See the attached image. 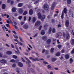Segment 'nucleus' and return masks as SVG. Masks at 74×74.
Here are the masks:
<instances>
[{"mask_svg":"<svg viewBox=\"0 0 74 74\" xmlns=\"http://www.w3.org/2000/svg\"><path fill=\"white\" fill-rule=\"evenodd\" d=\"M38 18L41 19V20L42 21H44V19H45V15H43L41 16V15L40 13H39L38 14Z\"/></svg>","mask_w":74,"mask_h":74,"instance_id":"1","label":"nucleus"},{"mask_svg":"<svg viewBox=\"0 0 74 74\" xmlns=\"http://www.w3.org/2000/svg\"><path fill=\"white\" fill-rule=\"evenodd\" d=\"M64 14L67 13V9H66V8H65L64 9V10H63V11L62 13V15L61 16V18H62V19H63V18H64Z\"/></svg>","mask_w":74,"mask_h":74,"instance_id":"2","label":"nucleus"},{"mask_svg":"<svg viewBox=\"0 0 74 74\" xmlns=\"http://www.w3.org/2000/svg\"><path fill=\"white\" fill-rule=\"evenodd\" d=\"M63 36L64 37H66V39L67 40H69L70 38V36L69 34H66V35L64 33L63 34Z\"/></svg>","mask_w":74,"mask_h":74,"instance_id":"3","label":"nucleus"},{"mask_svg":"<svg viewBox=\"0 0 74 74\" xmlns=\"http://www.w3.org/2000/svg\"><path fill=\"white\" fill-rule=\"evenodd\" d=\"M44 8L46 10H49V6L47 4H46L44 5Z\"/></svg>","mask_w":74,"mask_h":74,"instance_id":"4","label":"nucleus"},{"mask_svg":"<svg viewBox=\"0 0 74 74\" xmlns=\"http://www.w3.org/2000/svg\"><path fill=\"white\" fill-rule=\"evenodd\" d=\"M56 4V3L55 2L53 3L51 8V10H54V8H55V5Z\"/></svg>","mask_w":74,"mask_h":74,"instance_id":"5","label":"nucleus"},{"mask_svg":"<svg viewBox=\"0 0 74 74\" xmlns=\"http://www.w3.org/2000/svg\"><path fill=\"white\" fill-rule=\"evenodd\" d=\"M40 21H37L35 23V25L36 26H37L38 27L40 26Z\"/></svg>","mask_w":74,"mask_h":74,"instance_id":"6","label":"nucleus"},{"mask_svg":"<svg viewBox=\"0 0 74 74\" xmlns=\"http://www.w3.org/2000/svg\"><path fill=\"white\" fill-rule=\"evenodd\" d=\"M23 12V10L22 8H20L19 9V12L20 14H22Z\"/></svg>","mask_w":74,"mask_h":74,"instance_id":"7","label":"nucleus"},{"mask_svg":"<svg viewBox=\"0 0 74 74\" xmlns=\"http://www.w3.org/2000/svg\"><path fill=\"white\" fill-rule=\"evenodd\" d=\"M42 39L44 41H46L47 40V39H48V38H47V37L44 36H43L42 38Z\"/></svg>","mask_w":74,"mask_h":74,"instance_id":"8","label":"nucleus"},{"mask_svg":"<svg viewBox=\"0 0 74 74\" xmlns=\"http://www.w3.org/2000/svg\"><path fill=\"white\" fill-rule=\"evenodd\" d=\"M69 22L68 20H67L66 21L65 25L66 27H68L69 26Z\"/></svg>","mask_w":74,"mask_h":74,"instance_id":"9","label":"nucleus"},{"mask_svg":"<svg viewBox=\"0 0 74 74\" xmlns=\"http://www.w3.org/2000/svg\"><path fill=\"white\" fill-rule=\"evenodd\" d=\"M1 62L2 63H7V61L5 60H1Z\"/></svg>","mask_w":74,"mask_h":74,"instance_id":"10","label":"nucleus"},{"mask_svg":"<svg viewBox=\"0 0 74 74\" xmlns=\"http://www.w3.org/2000/svg\"><path fill=\"white\" fill-rule=\"evenodd\" d=\"M18 65L19 67H23V64L20 62H18Z\"/></svg>","mask_w":74,"mask_h":74,"instance_id":"11","label":"nucleus"},{"mask_svg":"<svg viewBox=\"0 0 74 74\" xmlns=\"http://www.w3.org/2000/svg\"><path fill=\"white\" fill-rule=\"evenodd\" d=\"M51 40L50 39H48L47 41V44H49L51 43Z\"/></svg>","mask_w":74,"mask_h":74,"instance_id":"12","label":"nucleus"},{"mask_svg":"<svg viewBox=\"0 0 74 74\" xmlns=\"http://www.w3.org/2000/svg\"><path fill=\"white\" fill-rule=\"evenodd\" d=\"M6 53L8 55H11L12 54V52L11 51H8L6 52Z\"/></svg>","mask_w":74,"mask_h":74,"instance_id":"13","label":"nucleus"},{"mask_svg":"<svg viewBox=\"0 0 74 74\" xmlns=\"http://www.w3.org/2000/svg\"><path fill=\"white\" fill-rule=\"evenodd\" d=\"M29 14L31 15L33 14V10L32 9L30 10L29 11Z\"/></svg>","mask_w":74,"mask_h":74,"instance_id":"14","label":"nucleus"},{"mask_svg":"<svg viewBox=\"0 0 74 74\" xmlns=\"http://www.w3.org/2000/svg\"><path fill=\"white\" fill-rule=\"evenodd\" d=\"M23 27L24 29H26L28 28V25H23Z\"/></svg>","mask_w":74,"mask_h":74,"instance_id":"15","label":"nucleus"},{"mask_svg":"<svg viewBox=\"0 0 74 74\" xmlns=\"http://www.w3.org/2000/svg\"><path fill=\"white\" fill-rule=\"evenodd\" d=\"M23 5V4L21 3H20L18 4V7H21Z\"/></svg>","mask_w":74,"mask_h":74,"instance_id":"16","label":"nucleus"},{"mask_svg":"<svg viewBox=\"0 0 74 74\" xmlns=\"http://www.w3.org/2000/svg\"><path fill=\"white\" fill-rule=\"evenodd\" d=\"M61 34H62V33H57L56 34V37H59V35H60Z\"/></svg>","mask_w":74,"mask_h":74,"instance_id":"17","label":"nucleus"},{"mask_svg":"<svg viewBox=\"0 0 74 74\" xmlns=\"http://www.w3.org/2000/svg\"><path fill=\"white\" fill-rule=\"evenodd\" d=\"M16 8H13L12 10V12H15V11H16Z\"/></svg>","mask_w":74,"mask_h":74,"instance_id":"18","label":"nucleus"},{"mask_svg":"<svg viewBox=\"0 0 74 74\" xmlns=\"http://www.w3.org/2000/svg\"><path fill=\"white\" fill-rule=\"evenodd\" d=\"M16 62V60H15L14 59L11 60L10 61V62H12V63H15V62Z\"/></svg>","mask_w":74,"mask_h":74,"instance_id":"19","label":"nucleus"},{"mask_svg":"<svg viewBox=\"0 0 74 74\" xmlns=\"http://www.w3.org/2000/svg\"><path fill=\"white\" fill-rule=\"evenodd\" d=\"M41 34H42V35H44V34H45V32H44V30H42L41 32Z\"/></svg>","mask_w":74,"mask_h":74,"instance_id":"20","label":"nucleus"},{"mask_svg":"<svg viewBox=\"0 0 74 74\" xmlns=\"http://www.w3.org/2000/svg\"><path fill=\"white\" fill-rule=\"evenodd\" d=\"M60 55V53L59 52H57L56 54V56H59Z\"/></svg>","mask_w":74,"mask_h":74,"instance_id":"21","label":"nucleus"},{"mask_svg":"<svg viewBox=\"0 0 74 74\" xmlns=\"http://www.w3.org/2000/svg\"><path fill=\"white\" fill-rule=\"evenodd\" d=\"M65 59H68L69 58V56L68 55H66L65 56Z\"/></svg>","mask_w":74,"mask_h":74,"instance_id":"22","label":"nucleus"},{"mask_svg":"<svg viewBox=\"0 0 74 74\" xmlns=\"http://www.w3.org/2000/svg\"><path fill=\"white\" fill-rule=\"evenodd\" d=\"M71 44H74V39H71Z\"/></svg>","mask_w":74,"mask_h":74,"instance_id":"23","label":"nucleus"},{"mask_svg":"<svg viewBox=\"0 0 74 74\" xmlns=\"http://www.w3.org/2000/svg\"><path fill=\"white\" fill-rule=\"evenodd\" d=\"M27 14V11H25L23 13V15H26Z\"/></svg>","mask_w":74,"mask_h":74,"instance_id":"24","label":"nucleus"},{"mask_svg":"<svg viewBox=\"0 0 74 74\" xmlns=\"http://www.w3.org/2000/svg\"><path fill=\"white\" fill-rule=\"evenodd\" d=\"M71 2V0H67V3H68V4H70Z\"/></svg>","mask_w":74,"mask_h":74,"instance_id":"25","label":"nucleus"},{"mask_svg":"<svg viewBox=\"0 0 74 74\" xmlns=\"http://www.w3.org/2000/svg\"><path fill=\"white\" fill-rule=\"evenodd\" d=\"M53 50H54V49L53 48H52L50 50V52L51 53H53Z\"/></svg>","mask_w":74,"mask_h":74,"instance_id":"26","label":"nucleus"},{"mask_svg":"<svg viewBox=\"0 0 74 74\" xmlns=\"http://www.w3.org/2000/svg\"><path fill=\"white\" fill-rule=\"evenodd\" d=\"M36 18L35 17H34L33 19V22H36Z\"/></svg>","mask_w":74,"mask_h":74,"instance_id":"27","label":"nucleus"},{"mask_svg":"<svg viewBox=\"0 0 74 74\" xmlns=\"http://www.w3.org/2000/svg\"><path fill=\"white\" fill-rule=\"evenodd\" d=\"M51 31H52V29H51V28H50L49 30V34L50 33H51Z\"/></svg>","mask_w":74,"mask_h":74,"instance_id":"28","label":"nucleus"},{"mask_svg":"<svg viewBox=\"0 0 74 74\" xmlns=\"http://www.w3.org/2000/svg\"><path fill=\"white\" fill-rule=\"evenodd\" d=\"M2 7L3 9H4L5 7V4H3L2 5Z\"/></svg>","mask_w":74,"mask_h":74,"instance_id":"29","label":"nucleus"},{"mask_svg":"<svg viewBox=\"0 0 74 74\" xmlns=\"http://www.w3.org/2000/svg\"><path fill=\"white\" fill-rule=\"evenodd\" d=\"M33 60H34V61H36V60H40V59L37 58H36L35 59H33Z\"/></svg>","mask_w":74,"mask_h":74,"instance_id":"30","label":"nucleus"},{"mask_svg":"<svg viewBox=\"0 0 74 74\" xmlns=\"http://www.w3.org/2000/svg\"><path fill=\"white\" fill-rule=\"evenodd\" d=\"M14 51H15V52L16 53H17V54H18V55H19V54L20 52H19V50H18V51H15V50H14Z\"/></svg>","mask_w":74,"mask_h":74,"instance_id":"31","label":"nucleus"},{"mask_svg":"<svg viewBox=\"0 0 74 74\" xmlns=\"http://www.w3.org/2000/svg\"><path fill=\"white\" fill-rule=\"evenodd\" d=\"M73 60L72 58H71L70 60V63H73Z\"/></svg>","mask_w":74,"mask_h":74,"instance_id":"32","label":"nucleus"},{"mask_svg":"<svg viewBox=\"0 0 74 74\" xmlns=\"http://www.w3.org/2000/svg\"><path fill=\"white\" fill-rule=\"evenodd\" d=\"M56 32V30L55 28H53L52 29V32L53 33H55V32Z\"/></svg>","mask_w":74,"mask_h":74,"instance_id":"33","label":"nucleus"},{"mask_svg":"<svg viewBox=\"0 0 74 74\" xmlns=\"http://www.w3.org/2000/svg\"><path fill=\"white\" fill-rule=\"evenodd\" d=\"M12 57L14 59H17V56L15 55H13Z\"/></svg>","mask_w":74,"mask_h":74,"instance_id":"34","label":"nucleus"},{"mask_svg":"<svg viewBox=\"0 0 74 74\" xmlns=\"http://www.w3.org/2000/svg\"><path fill=\"white\" fill-rule=\"evenodd\" d=\"M25 59H26L27 60V61H28V63H30V61L29 60V59H28L27 58H25Z\"/></svg>","mask_w":74,"mask_h":74,"instance_id":"35","label":"nucleus"},{"mask_svg":"<svg viewBox=\"0 0 74 74\" xmlns=\"http://www.w3.org/2000/svg\"><path fill=\"white\" fill-rule=\"evenodd\" d=\"M56 60V58H53L52 59V61H55Z\"/></svg>","mask_w":74,"mask_h":74,"instance_id":"36","label":"nucleus"},{"mask_svg":"<svg viewBox=\"0 0 74 74\" xmlns=\"http://www.w3.org/2000/svg\"><path fill=\"white\" fill-rule=\"evenodd\" d=\"M21 59L22 60V61H23V62H24V63H25V60L23 59V58H21Z\"/></svg>","mask_w":74,"mask_h":74,"instance_id":"37","label":"nucleus"},{"mask_svg":"<svg viewBox=\"0 0 74 74\" xmlns=\"http://www.w3.org/2000/svg\"><path fill=\"white\" fill-rule=\"evenodd\" d=\"M19 39H20V41H21V42H23V40H22V38H21V37H19Z\"/></svg>","mask_w":74,"mask_h":74,"instance_id":"38","label":"nucleus"},{"mask_svg":"<svg viewBox=\"0 0 74 74\" xmlns=\"http://www.w3.org/2000/svg\"><path fill=\"white\" fill-rule=\"evenodd\" d=\"M14 41H16V42H19V41H18V40L17 39H14Z\"/></svg>","mask_w":74,"mask_h":74,"instance_id":"39","label":"nucleus"},{"mask_svg":"<svg viewBox=\"0 0 74 74\" xmlns=\"http://www.w3.org/2000/svg\"><path fill=\"white\" fill-rule=\"evenodd\" d=\"M16 66V64H14L12 65V67H15Z\"/></svg>","mask_w":74,"mask_h":74,"instance_id":"40","label":"nucleus"},{"mask_svg":"<svg viewBox=\"0 0 74 74\" xmlns=\"http://www.w3.org/2000/svg\"><path fill=\"white\" fill-rule=\"evenodd\" d=\"M48 69H51V66L50 65H48L47 66Z\"/></svg>","mask_w":74,"mask_h":74,"instance_id":"41","label":"nucleus"},{"mask_svg":"<svg viewBox=\"0 0 74 74\" xmlns=\"http://www.w3.org/2000/svg\"><path fill=\"white\" fill-rule=\"evenodd\" d=\"M14 28H15V29H17V30H18V27H16V26L15 25H14Z\"/></svg>","mask_w":74,"mask_h":74,"instance_id":"42","label":"nucleus"},{"mask_svg":"<svg viewBox=\"0 0 74 74\" xmlns=\"http://www.w3.org/2000/svg\"><path fill=\"white\" fill-rule=\"evenodd\" d=\"M62 46L60 45H58V48H61Z\"/></svg>","mask_w":74,"mask_h":74,"instance_id":"43","label":"nucleus"},{"mask_svg":"<svg viewBox=\"0 0 74 74\" xmlns=\"http://www.w3.org/2000/svg\"><path fill=\"white\" fill-rule=\"evenodd\" d=\"M14 37L15 38H18V36H14Z\"/></svg>","mask_w":74,"mask_h":74,"instance_id":"44","label":"nucleus"},{"mask_svg":"<svg viewBox=\"0 0 74 74\" xmlns=\"http://www.w3.org/2000/svg\"><path fill=\"white\" fill-rule=\"evenodd\" d=\"M42 27V26H40L39 27V29L40 30H41V29Z\"/></svg>","mask_w":74,"mask_h":74,"instance_id":"45","label":"nucleus"},{"mask_svg":"<svg viewBox=\"0 0 74 74\" xmlns=\"http://www.w3.org/2000/svg\"><path fill=\"white\" fill-rule=\"evenodd\" d=\"M38 3V1H37L35 2L34 3L35 4H37V3Z\"/></svg>","mask_w":74,"mask_h":74,"instance_id":"46","label":"nucleus"},{"mask_svg":"<svg viewBox=\"0 0 74 74\" xmlns=\"http://www.w3.org/2000/svg\"><path fill=\"white\" fill-rule=\"evenodd\" d=\"M22 18V16H20L18 17V19L20 20Z\"/></svg>","mask_w":74,"mask_h":74,"instance_id":"47","label":"nucleus"},{"mask_svg":"<svg viewBox=\"0 0 74 74\" xmlns=\"http://www.w3.org/2000/svg\"><path fill=\"white\" fill-rule=\"evenodd\" d=\"M37 36V34H35V35H34L33 36V37H36Z\"/></svg>","mask_w":74,"mask_h":74,"instance_id":"48","label":"nucleus"},{"mask_svg":"<svg viewBox=\"0 0 74 74\" xmlns=\"http://www.w3.org/2000/svg\"><path fill=\"white\" fill-rule=\"evenodd\" d=\"M45 52V50L44 49L42 51V53H44Z\"/></svg>","mask_w":74,"mask_h":74,"instance_id":"49","label":"nucleus"},{"mask_svg":"<svg viewBox=\"0 0 74 74\" xmlns=\"http://www.w3.org/2000/svg\"><path fill=\"white\" fill-rule=\"evenodd\" d=\"M2 16H7V14H4V15H2Z\"/></svg>","mask_w":74,"mask_h":74,"instance_id":"50","label":"nucleus"},{"mask_svg":"<svg viewBox=\"0 0 74 74\" xmlns=\"http://www.w3.org/2000/svg\"><path fill=\"white\" fill-rule=\"evenodd\" d=\"M11 46L12 47V48H14V45H13L12 44H11Z\"/></svg>","mask_w":74,"mask_h":74,"instance_id":"51","label":"nucleus"},{"mask_svg":"<svg viewBox=\"0 0 74 74\" xmlns=\"http://www.w3.org/2000/svg\"><path fill=\"white\" fill-rule=\"evenodd\" d=\"M12 32H13V33H14L15 34H16V32H15V31H13Z\"/></svg>","mask_w":74,"mask_h":74,"instance_id":"52","label":"nucleus"},{"mask_svg":"<svg viewBox=\"0 0 74 74\" xmlns=\"http://www.w3.org/2000/svg\"><path fill=\"white\" fill-rule=\"evenodd\" d=\"M7 16V18H9V17H10V16H9V15H8V14H6V16Z\"/></svg>","mask_w":74,"mask_h":74,"instance_id":"53","label":"nucleus"},{"mask_svg":"<svg viewBox=\"0 0 74 74\" xmlns=\"http://www.w3.org/2000/svg\"><path fill=\"white\" fill-rule=\"evenodd\" d=\"M6 25L7 26V27H10V25H9V24H6Z\"/></svg>","mask_w":74,"mask_h":74,"instance_id":"54","label":"nucleus"},{"mask_svg":"<svg viewBox=\"0 0 74 74\" xmlns=\"http://www.w3.org/2000/svg\"><path fill=\"white\" fill-rule=\"evenodd\" d=\"M31 20V17H29V22H30V21Z\"/></svg>","mask_w":74,"mask_h":74,"instance_id":"55","label":"nucleus"},{"mask_svg":"<svg viewBox=\"0 0 74 74\" xmlns=\"http://www.w3.org/2000/svg\"><path fill=\"white\" fill-rule=\"evenodd\" d=\"M24 23H24V22H21V25H23V24H24Z\"/></svg>","mask_w":74,"mask_h":74,"instance_id":"56","label":"nucleus"},{"mask_svg":"<svg viewBox=\"0 0 74 74\" xmlns=\"http://www.w3.org/2000/svg\"><path fill=\"white\" fill-rule=\"evenodd\" d=\"M11 0H8L7 2L8 3H10Z\"/></svg>","mask_w":74,"mask_h":74,"instance_id":"57","label":"nucleus"},{"mask_svg":"<svg viewBox=\"0 0 74 74\" xmlns=\"http://www.w3.org/2000/svg\"><path fill=\"white\" fill-rule=\"evenodd\" d=\"M26 16L24 17V21H26Z\"/></svg>","mask_w":74,"mask_h":74,"instance_id":"58","label":"nucleus"},{"mask_svg":"<svg viewBox=\"0 0 74 74\" xmlns=\"http://www.w3.org/2000/svg\"><path fill=\"white\" fill-rule=\"evenodd\" d=\"M58 27H61V25H60V24H59L58 25Z\"/></svg>","mask_w":74,"mask_h":74,"instance_id":"59","label":"nucleus"},{"mask_svg":"<svg viewBox=\"0 0 74 74\" xmlns=\"http://www.w3.org/2000/svg\"><path fill=\"white\" fill-rule=\"evenodd\" d=\"M4 27H5V29H6V31H8V29H7V28L5 27V26H4Z\"/></svg>","mask_w":74,"mask_h":74,"instance_id":"60","label":"nucleus"},{"mask_svg":"<svg viewBox=\"0 0 74 74\" xmlns=\"http://www.w3.org/2000/svg\"><path fill=\"white\" fill-rule=\"evenodd\" d=\"M11 4H14V1H11Z\"/></svg>","mask_w":74,"mask_h":74,"instance_id":"61","label":"nucleus"},{"mask_svg":"<svg viewBox=\"0 0 74 74\" xmlns=\"http://www.w3.org/2000/svg\"><path fill=\"white\" fill-rule=\"evenodd\" d=\"M7 23H10V21H7Z\"/></svg>","mask_w":74,"mask_h":74,"instance_id":"62","label":"nucleus"},{"mask_svg":"<svg viewBox=\"0 0 74 74\" xmlns=\"http://www.w3.org/2000/svg\"><path fill=\"white\" fill-rule=\"evenodd\" d=\"M14 25H17V23H16L15 21L14 22Z\"/></svg>","mask_w":74,"mask_h":74,"instance_id":"63","label":"nucleus"},{"mask_svg":"<svg viewBox=\"0 0 74 74\" xmlns=\"http://www.w3.org/2000/svg\"><path fill=\"white\" fill-rule=\"evenodd\" d=\"M50 74H53V72L52 71H51L50 73Z\"/></svg>","mask_w":74,"mask_h":74,"instance_id":"64","label":"nucleus"}]
</instances>
